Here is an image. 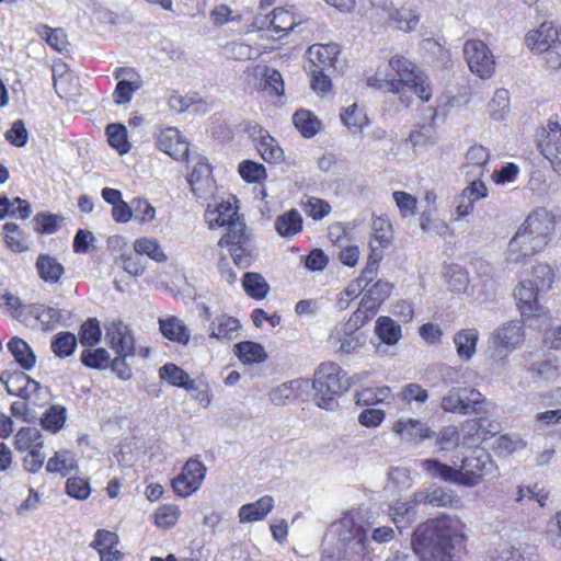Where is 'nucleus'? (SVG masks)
Masks as SVG:
<instances>
[{
    "label": "nucleus",
    "instance_id": "f257e3e1",
    "mask_svg": "<svg viewBox=\"0 0 561 561\" xmlns=\"http://www.w3.org/2000/svg\"><path fill=\"white\" fill-rule=\"evenodd\" d=\"M466 525L457 516L445 515L416 528L412 549L420 561H453L450 551L466 539Z\"/></svg>",
    "mask_w": 561,
    "mask_h": 561
},
{
    "label": "nucleus",
    "instance_id": "f03ea898",
    "mask_svg": "<svg viewBox=\"0 0 561 561\" xmlns=\"http://www.w3.org/2000/svg\"><path fill=\"white\" fill-rule=\"evenodd\" d=\"M422 469L432 477L469 488L478 485L484 479L499 476L497 467L490 454L483 449L474 450L470 456L465 457L459 468L447 466L436 459H425L422 461Z\"/></svg>",
    "mask_w": 561,
    "mask_h": 561
},
{
    "label": "nucleus",
    "instance_id": "7ed1b4c3",
    "mask_svg": "<svg viewBox=\"0 0 561 561\" xmlns=\"http://www.w3.org/2000/svg\"><path fill=\"white\" fill-rule=\"evenodd\" d=\"M389 67L394 71L397 78H389L378 69L375 76L367 79V84L400 94L402 100L407 93L416 94L423 102L431 100L432 89L427 76L423 72H415L414 65L410 60L394 56L390 59Z\"/></svg>",
    "mask_w": 561,
    "mask_h": 561
},
{
    "label": "nucleus",
    "instance_id": "20e7f679",
    "mask_svg": "<svg viewBox=\"0 0 561 561\" xmlns=\"http://www.w3.org/2000/svg\"><path fill=\"white\" fill-rule=\"evenodd\" d=\"M350 387L345 373L335 363H322L312 381L314 389V401L318 407L333 410L336 407L335 397Z\"/></svg>",
    "mask_w": 561,
    "mask_h": 561
},
{
    "label": "nucleus",
    "instance_id": "39448f33",
    "mask_svg": "<svg viewBox=\"0 0 561 561\" xmlns=\"http://www.w3.org/2000/svg\"><path fill=\"white\" fill-rule=\"evenodd\" d=\"M206 221L210 229L227 226V233L219 240L224 242H241L244 239L245 225L238 215V209L230 202H221L214 209H207Z\"/></svg>",
    "mask_w": 561,
    "mask_h": 561
},
{
    "label": "nucleus",
    "instance_id": "423d86ee",
    "mask_svg": "<svg viewBox=\"0 0 561 561\" xmlns=\"http://www.w3.org/2000/svg\"><path fill=\"white\" fill-rule=\"evenodd\" d=\"M483 402L484 397L476 389L451 388L443 396L440 407L445 412L467 415L478 413Z\"/></svg>",
    "mask_w": 561,
    "mask_h": 561
},
{
    "label": "nucleus",
    "instance_id": "0eeeda50",
    "mask_svg": "<svg viewBox=\"0 0 561 561\" xmlns=\"http://www.w3.org/2000/svg\"><path fill=\"white\" fill-rule=\"evenodd\" d=\"M465 59L474 75L489 79L495 71V58L486 44L480 39H469L463 46Z\"/></svg>",
    "mask_w": 561,
    "mask_h": 561
},
{
    "label": "nucleus",
    "instance_id": "6e6552de",
    "mask_svg": "<svg viewBox=\"0 0 561 561\" xmlns=\"http://www.w3.org/2000/svg\"><path fill=\"white\" fill-rule=\"evenodd\" d=\"M492 340L496 350L491 358L497 366H504L506 353L503 350L511 351L522 344L524 340L523 325L518 321L507 322L493 333Z\"/></svg>",
    "mask_w": 561,
    "mask_h": 561
},
{
    "label": "nucleus",
    "instance_id": "1a4fd4ad",
    "mask_svg": "<svg viewBox=\"0 0 561 561\" xmlns=\"http://www.w3.org/2000/svg\"><path fill=\"white\" fill-rule=\"evenodd\" d=\"M528 233L534 234L536 242L545 248L552 240L556 229L554 216L546 208L533 210L520 225Z\"/></svg>",
    "mask_w": 561,
    "mask_h": 561
},
{
    "label": "nucleus",
    "instance_id": "9d476101",
    "mask_svg": "<svg viewBox=\"0 0 561 561\" xmlns=\"http://www.w3.org/2000/svg\"><path fill=\"white\" fill-rule=\"evenodd\" d=\"M206 473V467L198 459L191 458L182 469V473L172 480L173 490L181 496L197 491Z\"/></svg>",
    "mask_w": 561,
    "mask_h": 561
},
{
    "label": "nucleus",
    "instance_id": "9b49d317",
    "mask_svg": "<svg viewBox=\"0 0 561 561\" xmlns=\"http://www.w3.org/2000/svg\"><path fill=\"white\" fill-rule=\"evenodd\" d=\"M105 340L119 356H134L135 340L131 331L119 320H114L105 328Z\"/></svg>",
    "mask_w": 561,
    "mask_h": 561
},
{
    "label": "nucleus",
    "instance_id": "f8f14e48",
    "mask_svg": "<svg viewBox=\"0 0 561 561\" xmlns=\"http://www.w3.org/2000/svg\"><path fill=\"white\" fill-rule=\"evenodd\" d=\"M412 501L413 504H428L433 507L458 508L461 506V499L454 491L443 486L416 491L412 494Z\"/></svg>",
    "mask_w": 561,
    "mask_h": 561
},
{
    "label": "nucleus",
    "instance_id": "ddd939ff",
    "mask_svg": "<svg viewBox=\"0 0 561 561\" xmlns=\"http://www.w3.org/2000/svg\"><path fill=\"white\" fill-rule=\"evenodd\" d=\"M0 382L4 385L9 394L32 400L43 389L41 385L26 374L19 371L14 374H1Z\"/></svg>",
    "mask_w": 561,
    "mask_h": 561
},
{
    "label": "nucleus",
    "instance_id": "4468645a",
    "mask_svg": "<svg viewBox=\"0 0 561 561\" xmlns=\"http://www.w3.org/2000/svg\"><path fill=\"white\" fill-rule=\"evenodd\" d=\"M339 536L341 540L353 543L356 552H365L369 542L366 530L356 523L353 512L345 513L339 522Z\"/></svg>",
    "mask_w": 561,
    "mask_h": 561
},
{
    "label": "nucleus",
    "instance_id": "2eb2a0df",
    "mask_svg": "<svg viewBox=\"0 0 561 561\" xmlns=\"http://www.w3.org/2000/svg\"><path fill=\"white\" fill-rule=\"evenodd\" d=\"M157 146L175 160L187 158L190 151L188 142L182 138L180 130L175 127L161 129L157 136Z\"/></svg>",
    "mask_w": 561,
    "mask_h": 561
},
{
    "label": "nucleus",
    "instance_id": "dca6fc26",
    "mask_svg": "<svg viewBox=\"0 0 561 561\" xmlns=\"http://www.w3.org/2000/svg\"><path fill=\"white\" fill-rule=\"evenodd\" d=\"M541 291L545 290L538 288L533 279L526 278L518 283L514 290V297L522 314L529 317L540 311L538 296Z\"/></svg>",
    "mask_w": 561,
    "mask_h": 561
},
{
    "label": "nucleus",
    "instance_id": "f3484780",
    "mask_svg": "<svg viewBox=\"0 0 561 561\" xmlns=\"http://www.w3.org/2000/svg\"><path fill=\"white\" fill-rule=\"evenodd\" d=\"M559 39V32L552 22H543L537 30L525 36L526 46L534 53L547 51Z\"/></svg>",
    "mask_w": 561,
    "mask_h": 561
},
{
    "label": "nucleus",
    "instance_id": "a211bd4d",
    "mask_svg": "<svg viewBox=\"0 0 561 561\" xmlns=\"http://www.w3.org/2000/svg\"><path fill=\"white\" fill-rule=\"evenodd\" d=\"M488 188L480 179H473L456 197V214L465 217L472 213L474 203L486 197Z\"/></svg>",
    "mask_w": 561,
    "mask_h": 561
},
{
    "label": "nucleus",
    "instance_id": "6ab92c4d",
    "mask_svg": "<svg viewBox=\"0 0 561 561\" xmlns=\"http://www.w3.org/2000/svg\"><path fill=\"white\" fill-rule=\"evenodd\" d=\"M310 66L308 69L331 70L335 68V62L340 54L336 44H316L308 49Z\"/></svg>",
    "mask_w": 561,
    "mask_h": 561
},
{
    "label": "nucleus",
    "instance_id": "aec40b11",
    "mask_svg": "<svg viewBox=\"0 0 561 561\" xmlns=\"http://www.w3.org/2000/svg\"><path fill=\"white\" fill-rule=\"evenodd\" d=\"M274 508V499L264 495L253 503H248L239 508L238 517L241 524L263 520Z\"/></svg>",
    "mask_w": 561,
    "mask_h": 561
},
{
    "label": "nucleus",
    "instance_id": "412c9836",
    "mask_svg": "<svg viewBox=\"0 0 561 561\" xmlns=\"http://www.w3.org/2000/svg\"><path fill=\"white\" fill-rule=\"evenodd\" d=\"M241 329L240 321L228 314L216 317L209 324V337L218 341L237 337Z\"/></svg>",
    "mask_w": 561,
    "mask_h": 561
},
{
    "label": "nucleus",
    "instance_id": "4be33fe9",
    "mask_svg": "<svg viewBox=\"0 0 561 561\" xmlns=\"http://www.w3.org/2000/svg\"><path fill=\"white\" fill-rule=\"evenodd\" d=\"M420 21V13L413 5H402L399 9H392L389 13V25L392 27L411 32L414 31Z\"/></svg>",
    "mask_w": 561,
    "mask_h": 561
},
{
    "label": "nucleus",
    "instance_id": "5701e85b",
    "mask_svg": "<svg viewBox=\"0 0 561 561\" xmlns=\"http://www.w3.org/2000/svg\"><path fill=\"white\" fill-rule=\"evenodd\" d=\"M159 329L162 335L182 345L190 342V330L178 317L171 316L165 319H159Z\"/></svg>",
    "mask_w": 561,
    "mask_h": 561
},
{
    "label": "nucleus",
    "instance_id": "b1692460",
    "mask_svg": "<svg viewBox=\"0 0 561 561\" xmlns=\"http://www.w3.org/2000/svg\"><path fill=\"white\" fill-rule=\"evenodd\" d=\"M131 72L133 70L130 68H118L114 73L115 78L119 79L113 93L114 102L116 104L129 103L133 99L134 92L140 88L139 80L133 81L124 78L128 77Z\"/></svg>",
    "mask_w": 561,
    "mask_h": 561
},
{
    "label": "nucleus",
    "instance_id": "393cba45",
    "mask_svg": "<svg viewBox=\"0 0 561 561\" xmlns=\"http://www.w3.org/2000/svg\"><path fill=\"white\" fill-rule=\"evenodd\" d=\"M489 159L490 152L485 147L480 145L471 146L466 153V163L463 165L466 175L480 179L484 173Z\"/></svg>",
    "mask_w": 561,
    "mask_h": 561
},
{
    "label": "nucleus",
    "instance_id": "a878e982",
    "mask_svg": "<svg viewBox=\"0 0 561 561\" xmlns=\"http://www.w3.org/2000/svg\"><path fill=\"white\" fill-rule=\"evenodd\" d=\"M371 230L373 233L369 241L370 253L376 254L377 252L382 255V250L391 242V225L387 219L377 217L371 224Z\"/></svg>",
    "mask_w": 561,
    "mask_h": 561
},
{
    "label": "nucleus",
    "instance_id": "bb28decb",
    "mask_svg": "<svg viewBox=\"0 0 561 561\" xmlns=\"http://www.w3.org/2000/svg\"><path fill=\"white\" fill-rule=\"evenodd\" d=\"M267 26L271 27L278 37L285 36L298 24L294 12L285 8H276L266 16Z\"/></svg>",
    "mask_w": 561,
    "mask_h": 561
},
{
    "label": "nucleus",
    "instance_id": "cd10ccee",
    "mask_svg": "<svg viewBox=\"0 0 561 561\" xmlns=\"http://www.w3.org/2000/svg\"><path fill=\"white\" fill-rule=\"evenodd\" d=\"M393 431L411 443H419L428 436V428L420 420L414 419H400L393 425Z\"/></svg>",
    "mask_w": 561,
    "mask_h": 561
},
{
    "label": "nucleus",
    "instance_id": "c85d7f7f",
    "mask_svg": "<svg viewBox=\"0 0 561 561\" xmlns=\"http://www.w3.org/2000/svg\"><path fill=\"white\" fill-rule=\"evenodd\" d=\"M479 341V332L476 329H462L454 335L457 355L465 360L473 357Z\"/></svg>",
    "mask_w": 561,
    "mask_h": 561
},
{
    "label": "nucleus",
    "instance_id": "c756f323",
    "mask_svg": "<svg viewBox=\"0 0 561 561\" xmlns=\"http://www.w3.org/2000/svg\"><path fill=\"white\" fill-rule=\"evenodd\" d=\"M465 427L468 430V434L472 436L469 442L472 445H477L501 432V424L496 421L483 420L479 422L471 420L465 424Z\"/></svg>",
    "mask_w": 561,
    "mask_h": 561
},
{
    "label": "nucleus",
    "instance_id": "7c9ffc66",
    "mask_svg": "<svg viewBox=\"0 0 561 561\" xmlns=\"http://www.w3.org/2000/svg\"><path fill=\"white\" fill-rule=\"evenodd\" d=\"M78 469L76 455L67 449L58 450L48 459L46 470L51 473L67 476Z\"/></svg>",
    "mask_w": 561,
    "mask_h": 561
},
{
    "label": "nucleus",
    "instance_id": "2f4dec72",
    "mask_svg": "<svg viewBox=\"0 0 561 561\" xmlns=\"http://www.w3.org/2000/svg\"><path fill=\"white\" fill-rule=\"evenodd\" d=\"M35 266L39 277L51 284L58 283L65 272L64 266L55 257L46 254H41L37 257Z\"/></svg>",
    "mask_w": 561,
    "mask_h": 561
},
{
    "label": "nucleus",
    "instance_id": "473e14b6",
    "mask_svg": "<svg viewBox=\"0 0 561 561\" xmlns=\"http://www.w3.org/2000/svg\"><path fill=\"white\" fill-rule=\"evenodd\" d=\"M302 229V217L297 209H290L279 215L275 220V230L282 237H293Z\"/></svg>",
    "mask_w": 561,
    "mask_h": 561
},
{
    "label": "nucleus",
    "instance_id": "72a5a7b5",
    "mask_svg": "<svg viewBox=\"0 0 561 561\" xmlns=\"http://www.w3.org/2000/svg\"><path fill=\"white\" fill-rule=\"evenodd\" d=\"M8 348L14 359L24 369H31L35 366L36 357L31 346L21 337L14 336L8 343Z\"/></svg>",
    "mask_w": 561,
    "mask_h": 561
},
{
    "label": "nucleus",
    "instance_id": "f704fd0d",
    "mask_svg": "<svg viewBox=\"0 0 561 561\" xmlns=\"http://www.w3.org/2000/svg\"><path fill=\"white\" fill-rule=\"evenodd\" d=\"M234 354L243 364H259L266 359L264 347L256 342L243 341L234 345Z\"/></svg>",
    "mask_w": 561,
    "mask_h": 561
},
{
    "label": "nucleus",
    "instance_id": "c9c22d12",
    "mask_svg": "<svg viewBox=\"0 0 561 561\" xmlns=\"http://www.w3.org/2000/svg\"><path fill=\"white\" fill-rule=\"evenodd\" d=\"M413 504L412 496L410 501L398 500L393 504L389 505L388 513L397 528H401V523L411 524L416 519V511Z\"/></svg>",
    "mask_w": 561,
    "mask_h": 561
},
{
    "label": "nucleus",
    "instance_id": "e433bc0d",
    "mask_svg": "<svg viewBox=\"0 0 561 561\" xmlns=\"http://www.w3.org/2000/svg\"><path fill=\"white\" fill-rule=\"evenodd\" d=\"M66 420L67 409L61 404H53L43 413L41 425L45 431L56 434L64 427Z\"/></svg>",
    "mask_w": 561,
    "mask_h": 561
},
{
    "label": "nucleus",
    "instance_id": "4c0bfd02",
    "mask_svg": "<svg viewBox=\"0 0 561 561\" xmlns=\"http://www.w3.org/2000/svg\"><path fill=\"white\" fill-rule=\"evenodd\" d=\"M42 434L36 427H22L14 437V446L19 451H33V449H42Z\"/></svg>",
    "mask_w": 561,
    "mask_h": 561
},
{
    "label": "nucleus",
    "instance_id": "58836bf2",
    "mask_svg": "<svg viewBox=\"0 0 561 561\" xmlns=\"http://www.w3.org/2000/svg\"><path fill=\"white\" fill-rule=\"evenodd\" d=\"M159 373L160 378L167 380L172 386L181 387L186 390L196 388L194 381L190 379L188 374L172 363L162 366Z\"/></svg>",
    "mask_w": 561,
    "mask_h": 561
},
{
    "label": "nucleus",
    "instance_id": "ea45409f",
    "mask_svg": "<svg viewBox=\"0 0 561 561\" xmlns=\"http://www.w3.org/2000/svg\"><path fill=\"white\" fill-rule=\"evenodd\" d=\"M259 133L260 140L256 148L261 157L271 163H278L283 161L284 150L278 146L277 141L268 134H264L262 129H260Z\"/></svg>",
    "mask_w": 561,
    "mask_h": 561
},
{
    "label": "nucleus",
    "instance_id": "a19ab883",
    "mask_svg": "<svg viewBox=\"0 0 561 561\" xmlns=\"http://www.w3.org/2000/svg\"><path fill=\"white\" fill-rule=\"evenodd\" d=\"M221 247H230L229 251L233 262L239 267L245 268L252 261L253 249L249 242V236L244 230V239L241 242H224Z\"/></svg>",
    "mask_w": 561,
    "mask_h": 561
},
{
    "label": "nucleus",
    "instance_id": "79ce46f5",
    "mask_svg": "<svg viewBox=\"0 0 561 561\" xmlns=\"http://www.w3.org/2000/svg\"><path fill=\"white\" fill-rule=\"evenodd\" d=\"M537 254L534 248L528 247L520 236H513L507 244L505 252V261L507 263L518 264L523 263L525 259Z\"/></svg>",
    "mask_w": 561,
    "mask_h": 561
},
{
    "label": "nucleus",
    "instance_id": "37998d69",
    "mask_svg": "<svg viewBox=\"0 0 561 561\" xmlns=\"http://www.w3.org/2000/svg\"><path fill=\"white\" fill-rule=\"evenodd\" d=\"M375 331L387 345L396 344L401 337V327L388 317H380L377 320Z\"/></svg>",
    "mask_w": 561,
    "mask_h": 561
},
{
    "label": "nucleus",
    "instance_id": "c03bdc74",
    "mask_svg": "<svg viewBox=\"0 0 561 561\" xmlns=\"http://www.w3.org/2000/svg\"><path fill=\"white\" fill-rule=\"evenodd\" d=\"M293 122L295 127L306 138L314 136L319 131L321 125L318 118L307 110L297 111L293 116Z\"/></svg>",
    "mask_w": 561,
    "mask_h": 561
},
{
    "label": "nucleus",
    "instance_id": "a18cd8bd",
    "mask_svg": "<svg viewBox=\"0 0 561 561\" xmlns=\"http://www.w3.org/2000/svg\"><path fill=\"white\" fill-rule=\"evenodd\" d=\"M242 285L245 293L255 299L264 298L270 289L268 284L259 273H245L243 276Z\"/></svg>",
    "mask_w": 561,
    "mask_h": 561
},
{
    "label": "nucleus",
    "instance_id": "49530a36",
    "mask_svg": "<svg viewBox=\"0 0 561 561\" xmlns=\"http://www.w3.org/2000/svg\"><path fill=\"white\" fill-rule=\"evenodd\" d=\"M420 226L424 233L438 234L447 237L453 233L449 225L437 217H433L430 213H422L420 216Z\"/></svg>",
    "mask_w": 561,
    "mask_h": 561
},
{
    "label": "nucleus",
    "instance_id": "de8ad7c7",
    "mask_svg": "<svg viewBox=\"0 0 561 561\" xmlns=\"http://www.w3.org/2000/svg\"><path fill=\"white\" fill-rule=\"evenodd\" d=\"M108 144L116 149L119 154L127 153L130 149V144L127 140L126 127L121 124H110L106 128Z\"/></svg>",
    "mask_w": 561,
    "mask_h": 561
},
{
    "label": "nucleus",
    "instance_id": "09e8293b",
    "mask_svg": "<svg viewBox=\"0 0 561 561\" xmlns=\"http://www.w3.org/2000/svg\"><path fill=\"white\" fill-rule=\"evenodd\" d=\"M341 119L352 133L360 131L368 124L366 114L357 104L346 107L341 114Z\"/></svg>",
    "mask_w": 561,
    "mask_h": 561
},
{
    "label": "nucleus",
    "instance_id": "8fccbe9b",
    "mask_svg": "<svg viewBox=\"0 0 561 561\" xmlns=\"http://www.w3.org/2000/svg\"><path fill=\"white\" fill-rule=\"evenodd\" d=\"M77 346V337L71 332H59L51 342V350L58 357L70 356Z\"/></svg>",
    "mask_w": 561,
    "mask_h": 561
},
{
    "label": "nucleus",
    "instance_id": "3c124183",
    "mask_svg": "<svg viewBox=\"0 0 561 561\" xmlns=\"http://www.w3.org/2000/svg\"><path fill=\"white\" fill-rule=\"evenodd\" d=\"M134 249L140 256L142 254L148 255L150 259L157 262H163L167 260L162 248L154 239L140 238L135 241Z\"/></svg>",
    "mask_w": 561,
    "mask_h": 561
},
{
    "label": "nucleus",
    "instance_id": "603ef678",
    "mask_svg": "<svg viewBox=\"0 0 561 561\" xmlns=\"http://www.w3.org/2000/svg\"><path fill=\"white\" fill-rule=\"evenodd\" d=\"M526 443L516 434H504L495 440L494 450L497 455L507 456L523 449Z\"/></svg>",
    "mask_w": 561,
    "mask_h": 561
},
{
    "label": "nucleus",
    "instance_id": "864d4df0",
    "mask_svg": "<svg viewBox=\"0 0 561 561\" xmlns=\"http://www.w3.org/2000/svg\"><path fill=\"white\" fill-rule=\"evenodd\" d=\"M81 362L90 368L103 369L108 366L110 354L103 348L84 350L81 354Z\"/></svg>",
    "mask_w": 561,
    "mask_h": 561
},
{
    "label": "nucleus",
    "instance_id": "5fc2aeb1",
    "mask_svg": "<svg viewBox=\"0 0 561 561\" xmlns=\"http://www.w3.org/2000/svg\"><path fill=\"white\" fill-rule=\"evenodd\" d=\"M7 245L14 252H22L27 249L22 231L14 222H7L3 226Z\"/></svg>",
    "mask_w": 561,
    "mask_h": 561
},
{
    "label": "nucleus",
    "instance_id": "6e6d98bb",
    "mask_svg": "<svg viewBox=\"0 0 561 561\" xmlns=\"http://www.w3.org/2000/svg\"><path fill=\"white\" fill-rule=\"evenodd\" d=\"M41 36L45 38L46 43L58 51L67 50L69 42L62 28H50L47 25L42 26Z\"/></svg>",
    "mask_w": 561,
    "mask_h": 561
},
{
    "label": "nucleus",
    "instance_id": "4d7b16f0",
    "mask_svg": "<svg viewBox=\"0 0 561 561\" xmlns=\"http://www.w3.org/2000/svg\"><path fill=\"white\" fill-rule=\"evenodd\" d=\"M391 391L388 387L366 388L357 393V403L373 405L388 400Z\"/></svg>",
    "mask_w": 561,
    "mask_h": 561
},
{
    "label": "nucleus",
    "instance_id": "13d9d810",
    "mask_svg": "<svg viewBox=\"0 0 561 561\" xmlns=\"http://www.w3.org/2000/svg\"><path fill=\"white\" fill-rule=\"evenodd\" d=\"M382 255L380 253L369 254L366 266L362 271L357 280V286L366 289L370 282L375 279L378 273L379 262Z\"/></svg>",
    "mask_w": 561,
    "mask_h": 561
},
{
    "label": "nucleus",
    "instance_id": "bf43d9fd",
    "mask_svg": "<svg viewBox=\"0 0 561 561\" xmlns=\"http://www.w3.org/2000/svg\"><path fill=\"white\" fill-rule=\"evenodd\" d=\"M117 545L118 536L115 533L105 529H99L91 543L98 553H103L104 551L117 548Z\"/></svg>",
    "mask_w": 561,
    "mask_h": 561
},
{
    "label": "nucleus",
    "instance_id": "052dcab7",
    "mask_svg": "<svg viewBox=\"0 0 561 561\" xmlns=\"http://www.w3.org/2000/svg\"><path fill=\"white\" fill-rule=\"evenodd\" d=\"M530 279L538 285V288L548 290L552 286L554 274L550 265L539 263L533 267Z\"/></svg>",
    "mask_w": 561,
    "mask_h": 561
},
{
    "label": "nucleus",
    "instance_id": "680f3d73",
    "mask_svg": "<svg viewBox=\"0 0 561 561\" xmlns=\"http://www.w3.org/2000/svg\"><path fill=\"white\" fill-rule=\"evenodd\" d=\"M239 173L248 182H260L266 176L264 165L250 160L240 163Z\"/></svg>",
    "mask_w": 561,
    "mask_h": 561
},
{
    "label": "nucleus",
    "instance_id": "e2e57ef3",
    "mask_svg": "<svg viewBox=\"0 0 561 561\" xmlns=\"http://www.w3.org/2000/svg\"><path fill=\"white\" fill-rule=\"evenodd\" d=\"M180 516V510L175 505H163L156 512V525L162 528L172 527Z\"/></svg>",
    "mask_w": 561,
    "mask_h": 561
},
{
    "label": "nucleus",
    "instance_id": "0e129e2a",
    "mask_svg": "<svg viewBox=\"0 0 561 561\" xmlns=\"http://www.w3.org/2000/svg\"><path fill=\"white\" fill-rule=\"evenodd\" d=\"M4 138L15 147H24L27 142L28 133L23 121L13 122L11 128L5 131Z\"/></svg>",
    "mask_w": 561,
    "mask_h": 561
},
{
    "label": "nucleus",
    "instance_id": "69168bd1",
    "mask_svg": "<svg viewBox=\"0 0 561 561\" xmlns=\"http://www.w3.org/2000/svg\"><path fill=\"white\" fill-rule=\"evenodd\" d=\"M133 216L141 224L152 221L156 217L154 207L145 198H135L131 202Z\"/></svg>",
    "mask_w": 561,
    "mask_h": 561
},
{
    "label": "nucleus",
    "instance_id": "338daca9",
    "mask_svg": "<svg viewBox=\"0 0 561 561\" xmlns=\"http://www.w3.org/2000/svg\"><path fill=\"white\" fill-rule=\"evenodd\" d=\"M546 538L553 548L561 550V511L549 519Z\"/></svg>",
    "mask_w": 561,
    "mask_h": 561
},
{
    "label": "nucleus",
    "instance_id": "774afa93",
    "mask_svg": "<svg viewBox=\"0 0 561 561\" xmlns=\"http://www.w3.org/2000/svg\"><path fill=\"white\" fill-rule=\"evenodd\" d=\"M561 137H554L553 134L546 136L541 141V151L551 162L559 160L561 162Z\"/></svg>",
    "mask_w": 561,
    "mask_h": 561
}]
</instances>
